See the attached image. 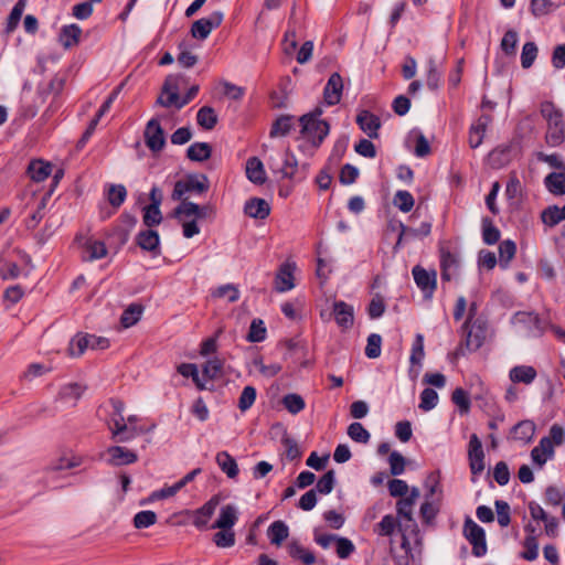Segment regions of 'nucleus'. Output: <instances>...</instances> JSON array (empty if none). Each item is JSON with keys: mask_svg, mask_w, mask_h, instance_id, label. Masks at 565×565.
Returning a JSON list of instances; mask_svg holds the SVG:
<instances>
[{"mask_svg": "<svg viewBox=\"0 0 565 565\" xmlns=\"http://www.w3.org/2000/svg\"><path fill=\"white\" fill-rule=\"evenodd\" d=\"M321 115L322 109L318 107L313 111L305 114L299 118L302 138L315 148L321 145L330 130L328 122L320 119Z\"/></svg>", "mask_w": 565, "mask_h": 565, "instance_id": "f257e3e1", "label": "nucleus"}, {"mask_svg": "<svg viewBox=\"0 0 565 565\" xmlns=\"http://www.w3.org/2000/svg\"><path fill=\"white\" fill-rule=\"evenodd\" d=\"M542 115L547 120L545 141L550 147H558L565 141V122L563 114L553 104L542 106Z\"/></svg>", "mask_w": 565, "mask_h": 565, "instance_id": "f03ea898", "label": "nucleus"}, {"mask_svg": "<svg viewBox=\"0 0 565 565\" xmlns=\"http://www.w3.org/2000/svg\"><path fill=\"white\" fill-rule=\"evenodd\" d=\"M419 495L418 488L414 487L406 497L401 498L396 502L399 533H406L408 530L412 532L416 531L417 524L413 519V510Z\"/></svg>", "mask_w": 565, "mask_h": 565, "instance_id": "7ed1b4c3", "label": "nucleus"}, {"mask_svg": "<svg viewBox=\"0 0 565 565\" xmlns=\"http://www.w3.org/2000/svg\"><path fill=\"white\" fill-rule=\"evenodd\" d=\"M109 405L111 412L107 419V426L111 434V439L117 443H127L129 437H122L125 431L128 429V424L124 417L125 404L120 399H110Z\"/></svg>", "mask_w": 565, "mask_h": 565, "instance_id": "20e7f679", "label": "nucleus"}, {"mask_svg": "<svg viewBox=\"0 0 565 565\" xmlns=\"http://www.w3.org/2000/svg\"><path fill=\"white\" fill-rule=\"evenodd\" d=\"M207 189L209 181L206 175L191 174L175 182L171 198L174 201H180L189 193L202 194L207 191Z\"/></svg>", "mask_w": 565, "mask_h": 565, "instance_id": "39448f33", "label": "nucleus"}, {"mask_svg": "<svg viewBox=\"0 0 565 565\" xmlns=\"http://www.w3.org/2000/svg\"><path fill=\"white\" fill-rule=\"evenodd\" d=\"M465 333V344L468 351H477L480 349L487 337V329L482 321L475 320L470 323V319L462 326Z\"/></svg>", "mask_w": 565, "mask_h": 565, "instance_id": "423d86ee", "label": "nucleus"}, {"mask_svg": "<svg viewBox=\"0 0 565 565\" xmlns=\"http://www.w3.org/2000/svg\"><path fill=\"white\" fill-rule=\"evenodd\" d=\"M463 534L472 545V554L477 557L487 553L486 533L475 521L468 519L463 525Z\"/></svg>", "mask_w": 565, "mask_h": 565, "instance_id": "0eeeda50", "label": "nucleus"}, {"mask_svg": "<svg viewBox=\"0 0 565 565\" xmlns=\"http://www.w3.org/2000/svg\"><path fill=\"white\" fill-rule=\"evenodd\" d=\"M296 270L295 262H285L279 266L274 280V288L277 292H287L295 288Z\"/></svg>", "mask_w": 565, "mask_h": 565, "instance_id": "6e6552de", "label": "nucleus"}, {"mask_svg": "<svg viewBox=\"0 0 565 565\" xmlns=\"http://www.w3.org/2000/svg\"><path fill=\"white\" fill-rule=\"evenodd\" d=\"M412 274L417 287L426 298H431L437 287V275L435 270H426L419 265L412 269Z\"/></svg>", "mask_w": 565, "mask_h": 565, "instance_id": "1a4fd4ad", "label": "nucleus"}, {"mask_svg": "<svg viewBox=\"0 0 565 565\" xmlns=\"http://www.w3.org/2000/svg\"><path fill=\"white\" fill-rule=\"evenodd\" d=\"M223 20V13L215 11L206 18L196 20L191 28V34L195 39H206L213 29L217 28Z\"/></svg>", "mask_w": 565, "mask_h": 565, "instance_id": "9d476101", "label": "nucleus"}, {"mask_svg": "<svg viewBox=\"0 0 565 565\" xmlns=\"http://www.w3.org/2000/svg\"><path fill=\"white\" fill-rule=\"evenodd\" d=\"M469 467L473 476H479L484 470V452L482 444L477 435H472L468 447Z\"/></svg>", "mask_w": 565, "mask_h": 565, "instance_id": "9b49d317", "label": "nucleus"}, {"mask_svg": "<svg viewBox=\"0 0 565 565\" xmlns=\"http://www.w3.org/2000/svg\"><path fill=\"white\" fill-rule=\"evenodd\" d=\"M221 499L218 495H213L210 500H207L201 508L196 509L193 512L192 524L199 529L204 530L215 513L217 505L220 504Z\"/></svg>", "mask_w": 565, "mask_h": 565, "instance_id": "f8f14e48", "label": "nucleus"}, {"mask_svg": "<svg viewBox=\"0 0 565 565\" xmlns=\"http://www.w3.org/2000/svg\"><path fill=\"white\" fill-rule=\"evenodd\" d=\"M145 138L147 147L152 151H160L164 143V134L157 118H152L148 121Z\"/></svg>", "mask_w": 565, "mask_h": 565, "instance_id": "ddd939ff", "label": "nucleus"}, {"mask_svg": "<svg viewBox=\"0 0 565 565\" xmlns=\"http://www.w3.org/2000/svg\"><path fill=\"white\" fill-rule=\"evenodd\" d=\"M107 463L111 466L131 465L138 460L135 451L122 446H110L106 450Z\"/></svg>", "mask_w": 565, "mask_h": 565, "instance_id": "4468645a", "label": "nucleus"}, {"mask_svg": "<svg viewBox=\"0 0 565 565\" xmlns=\"http://www.w3.org/2000/svg\"><path fill=\"white\" fill-rule=\"evenodd\" d=\"M342 89V77L338 73H333L328 79L323 89V98L326 104L329 106L337 105L341 100Z\"/></svg>", "mask_w": 565, "mask_h": 565, "instance_id": "2eb2a0df", "label": "nucleus"}, {"mask_svg": "<svg viewBox=\"0 0 565 565\" xmlns=\"http://www.w3.org/2000/svg\"><path fill=\"white\" fill-rule=\"evenodd\" d=\"M238 521V509L234 504H225L220 509L217 519L215 522L211 525V529H231L233 530V526Z\"/></svg>", "mask_w": 565, "mask_h": 565, "instance_id": "dca6fc26", "label": "nucleus"}, {"mask_svg": "<svg viewBox=\"0 0 565 565\" xmlns=\"http://www.w3.org/2000/svg\"><path fill=\"white\" fill-rule=\"evenodd\" d=\"M356 124L360 129L369 136V138L375 139L379 137L381 120L376 115L369 110H362L356 117Z\"/></svg>", "mask_w": 565, "mask_h": 565, "instance_id": "f3484780", "label": "nucleus"}, {"mask_svg": "<svg viewBox=\"0 0 565 565\" xmlns=\"http://www.w3.org/2000/svg\"><path fill=\"white\" fill-rule=\"evenodd\" d=\"M333 315L337 324L342 330H348L354 322V309L351 305L340 300L333 303Z\"/></svg>", "mask_w": 565, "mask_h": 565, "instance_id": "a211bd4d", "label": "nucleus"}, {"mask_svg": "<svg viewBox=\"0 0 565 565\" xmlns=\"http://www.w3.org/2000/svg\"><path fill=\"white\" fill-rule=\"evenodd\" d=\"M553 443L551 438L543 437L531 451V458L533 463L542 468L548 460L554 457Z\"/></svg>", "mask_w": 565, "mask_h": 565, "instance_id": "6ab92c4d", "label": "nucleus"}, {"mask_svg": "<svg viewBox=\"0 0 565 565\" xmlns=\"http://www.w3.org/2000/svg\"><path fill=\"white\" fill-rule=\"evenodd\" d=\"M536 376L537 372L532 365L520 364L509 371V380L512 384L531 385Z\"/></svg>", "mask_w": 565, "mask_h": 565, "instance_id": "aec40b11", "label": "nucleus"}, {"mask_svg": "<svg viewBox=\"0 0 565 565\" xmlns=\"http://www.w3.org/2000/svg\"><path fill=\"white\" fill-rule=\"evenodd\" d=\"M491 122V117L488 115H481L469 129V146L472 149L478 148L484 138L488 126Z\"/></svg>", "mask_w": 565, "mask_h": 565, "instance_id": "412c9836", "label": "nucleus"}, {"mask_svg": "<svg viewBox=\"0 0 565 565\" xmlns=\"http://www.w3.org/2000/svg\"><path fill=\"white\" fill-rule=\"evenodd\" d=\"M174 215L180 221H189L205 217V207L199 204L183 200L174 210Z\"/></svg>", "mask_w": 565, "mask_h": 565, "instance_id": "4be33fe9", "label": "nucleus"}, {"mask_svg": "<svg viewBox=\"0 0 565 565\" xmlns=\"http://www.w3.org/2000/svg\"><path fill=\"white\" fill-rule=\"evenodd\" d=\"M406 145L408 147L414 146L415 156L423 158L430 152V146L427 138L424 136L420 129H412L406 138Z\"/></svg>", "mask_w": 565, "mask_h": 565, "instance_id": "5701e85b", "label": "nucleus"}, {"mask_svg": "<svg viewBox=\"0 0 565 565\" xmlns=\"http://www.w3.org/2000/svg\"><path fill=\"white\" fill-rule=\"evenodd\" d=\"M281 159L284 161L282 166H280L274 158H270L268 161L269 168L273 172L280 173L282 178H291L297 168V160L295 156L286 151Z\"/></svg>", "mask_w": 565, "mask_h": 565, "instance_id": "b1692460", "label": "nucleus"}, {"mask_svg": "<svg viewBox=\"0 0 565 565\" xmlns=\"http://www.w3.org/2000/svg\"><path fill=\"white\" fill-rule=\"evenodd\" d=\"M244 212L252 218H266L270 213L269 203L259 198H253L245 202Z\"/></svg>", "mask_w": 565, "mask_h": 565, "instance_id": "393cba45", "label": "nucleus"}, {"mask_svg": "<svg viewBox=\"0 0 565 565\" xmlns=\"http://www.w3.org/2000/svg\"><path fill=\"white\" fill-rule=\"evenodd\" d=\"M245 171L247 179L255 184H263L266 181L264 164L257 157L246 161Z\"/></svg>", "mask_w": 565, "mask_h": 565, "instance_id": "a878e982", "label": "nucleus"}, {"mask_svg": "<svg viewBox=\"0 0 565 565\" xmlns=\"http://www.w3.org/2000/svg\"><path fill=\"white\" fill-rule=\"evenodd\" d=\"M86 386L79 383H70L64 385L58 392V399L71 405H76L83 396Z\"/></svg>", "mask_w": 565, "mask_h": 565, "instance_id": "bb28decb", "label": "nucleus"}, {"mask_svg": "<svg viewBox=\"0 0 565 565\" xmlns=\"http://www.w3.org/2000/svg\"><path fill=\"white\" fill-rule=\"evenodd\" d=\"M536 426L532 420L525 419L518 423L512 428V437L515 440H519L523 444H529L532 441L534 435H535Z\"/></svg>", "mask_w": 565, "mask_h": 565, "instance_id": "cd10ccee", "label": "nucleus"}, {"mask_svg": "<svg viewBox=\"0 0 565 565\" xmlns=\"http://www.w3.org/2000/svg\"><path fill=\"white\" fill-rule=\"evenodd\" d=\"M284 52L287 55L294 54V52L297 49V20H296V11L292 9L288 29L285 33L284 41H282Z\"/></svg>", "mask_w": 565, "mask_h": 565, "instance_id": "c85d7f7f", "label": "nucleus"}, {"mask_svg": "<svg viewBox=\"0 0 565 565\" xmlns=\"http://www.w3.org/2000/svg\"><path fill=\"white\" fill-rule=\"evenodd\" d=\"M137 243L140 246V248L152 252L154 254L159 253V245H160V238L159 234L154 230H146L141 231L137 235Z\"/></svg>", "mask_w": 565, "mask_h": 565, "instance_id": "c756f323", "label": "nucleus"}, {"mask_svg": "<svg viewBox=\"0 0 565 565\" xmlns=\"http://www.w3.org/2000/svg\"><path fill=\"white\" fill-rule=\"evenodd\" d=\"M440 267H441V279L450 280L452 279L459 268V262L455 255L450 252H443L440 258Z\"/></svg>", "mask_w": 565, "mask_h": 565, "instance_id": "7c9ffc66", "label": "nucleus"}, {"mask_svg": "<svg viewBox=\"0 0 565 565\" xmlns=\"http://www.w3.org/2000/svg\"><path fill=\"white\" fill-rule=\"evenodd\" d=\"M216 463L220 469L230 478L237 477L239 470L235 459L227 451H220L215 457Z\"/></svg>", "mask_w": 565, "mask_h": 565, "instance_id": "2f4dec72", "label": "nucleus"}, {"mask_svg": "<svg viewBox=\"0 0 565 565\" xmlns=\"http://www.w3.org/2000/svg\"><path fill=\"white\" fill-rule=\"evenodd\" d=\"M544 185L547 191L554 195L565 194V174L562 172H552L544 179Z\"/></svg>", "mask_w": 565, "mask_h": 565, "instance_id": "473e14b6", "label": "nucleus"}, {"mask_svg": "<svg viewBox=\"0 0 565 565\" xmlns=\"http://www.w3.org/2000/svg\"><path fill=\"white\" fill-rule=\"evenodd\" d=\"M81 34L82 29L77 24L64 25L60 33V43L70 49L78 43Z\"/></svg>", "mask_w": 565, "mask_h": 565, "instance_id": "72a5a7b5", "label": "nucleus"}, {"mask_svg": "<svg viewBox=\"0 0 565 565\" xmlns=\"http://www.w3.org/2000/svg\"><path fill=\"white\" fill-rule=\"evenodd\" d=\"M105 195L114 209H118L127 198V190L122 184H108L105 189Z\"/></svg>", "mask_w": 565, "mask_h": 565, "instance_id": "f704fd0d", "label": "nucleus"}, {"mask_svg": "<svg viewBox=\"0 0 565 565\" xmlns=\"http://www.w3.org/2000/svg\"><path fill=\"white\" fill-rule=\"evenodd\" d=\"M52 172V166L42 160H34L29 164L28 173L35 182L44 181Z\"/></svg>", "mask_w": 565, "mask_h": 565, "instance_id": "c9c22d12", "label": "nucleus"}, {"mask_svg": "<svg viewBox=\"0 0 565 565\" xmlns=\"http://www.w3.org/2000/svg\"><path fill=\"white\" fill-rule=\"evenodd\" d=\"M525 531L530 533L524 540L525 551L521 554L522 558L526 561H534L539 556V543L536 537L533 535L535 530L530 524L525 526Z\"/></svg>", "mask_w": 565, "mask_h": 565, "instance_id": "e433bc0d", "label": "nucleus"}, {"mask_svg": "<svg viewBox=\"0 0 565 565\" xmlns=\"http://www.w3.org/2000/svg\"><path fill=\"white\" fill-rule=\"evenodd\" d=\"M271 544L279 546L289 534V529L282 521L273 522L267 531Z\"/></svg>", "mask_w": 565, "mask_h": 565, "instance_id": "4c0bfd02", "label": "nucleus"}, {"mask_svg": "<svg viewBox=\"0 0 565 565\" xmlns=\"http://www.w3.org/2000/svg\"><path fill=\"white\" fill-rule=\"evenodd\" d=\"M107 255V248L102 241L89 239L85 244V260H96Z\"/></svg>", "mask_w": 565, "mask_h": 565, "instance_id": "58836bf2", "label": "nucleus"}, {"mask_svg": "<svg viewBox=\"0 0 565 565\" xmlns=\"http://www.w3.org/2000/svg\"><path fill=\"white\" fill-rule=\"evenodd\" d=\"M288 553L292 558L301 561L305 565H311L316 561L313 553L297 542L288 544Z\"/></svg>", "mask_w": 565, "mask_h": 565, "instance_id": "ea45409f", "label": "nucleus"}, {"mask_svg": "<svg viewBox=\"0 0 565 565\" xmlns=\"http://www.w3.org/2000/svg\"><path fill=\"white\" fill-rule=\"evenodd\" d=\"M516 253V245L511 239L502 241L499 245V264L507 269Z\"/></svg>", "mask_w": 565, "mask_h": 565, "instance_id": "a19ab883", "label": "nucleus"}, {"mask_svg": "<svg viewBox=\"0 0 565 565\" xmlns=\"http://www.w3.org/2000/svg\"><path fill=\"white\" fill-rule=\"evenodd\" d=\"M139 417L137 415H129L126 418V423L128 424V429L125 431L122 437H129V440L136 438L137 436L150 433L154 425H151L150 427H145L142 425H138Z\"/></svg>", "mask_w": 565, "mask_h": 565, "instance_id": "79ce46f5", "label": "nucleus"}, {"mask_svg": "<svg viewBox=\"0 0 565 565\" xmlns=\"http://www.w3.org/2000/svg\"><path fill=\"white\" fill-rule=\"evenodd\" d=\"M211 146L207 142H194L186 151L188 158L192 161H204L211 156Z\"/></svg>", "mask_w": 565, "mask_h": 565, "instance_id": "37998d69", "label": "nucleus"}, {"mask_svg": "<svg viewBox=\"0 0 565 565\" xmlns=\"http://www.w3.org/2000/svg\"><path fill=\"white\" fill-rule=\"evenodd\" d=\"M399 552L392 548L393 559L396 565H408L412 559L411 546L406 533H401Z\"/></svg>", "mask_w": 565, "mask_h": 565, "instance_id": "c03bdc74", "label": "nucleus"}, {"mask_svg": "<svg viewBox=\"0 0 565 565\" xmlns=\"http://www.w3.org/2000/svg\"><path fill=\"white\" fill-rule=\"evenodd\" d=\"M198 124L204 129H212L217 122L215 110L210 106H203L199 109L196 115Z\"/></svg>", "mask_w": 565, "mask_h": 565, "instance_id": "a18cd8bd", "label": "nucleus"}, {"mask_svg": "<svg viewBox=\"0 0 565 565\" xmlns=\"http://www.w3.org/2000/svg\"><path fill=\"white\" fill-rule=\"evenodd\" d=\"M212 296L215 298H226L228 302H236L241 297V292L236 285L225 284L214 289Z\"/></svg>", "mask_w": 565, "mask_h": 565, "instance_id": "49530a36", "label": "nucleus"}, {"mask_svg": "<svg viewBox=\"0 0 565 565\" xmlns=\"http://www.w3.org/2000/svg\"><path fill=\"white\" fill-rule=\"evenodd\" d=\"M292 116H281L274 124L270 129V137H284L289 134L294 126Z\"/></svg>", "mask_w": 565, "mask_h": 565, "instance_id": "de8ad7c7", "label": "nucleus"}, {"mask_svg": "<svg viewBox=\"0 0 565 565\" xmlns=\"http://www.w3.org/2000/svg\"><path fill=\"white\" fill-rule=\"evenodd\" d=\"M252 365L265 377H273L281 371V365L279 363L265 364L262 356L253 359Z\"/></svg>", "mask_w": 565, "mask_h": 565, "instance_id": "09e8293b", "label": "nucleus"}, {"mask_svg": "<svg viewBox=\"0 0 565 565\" xmlns=\"http://www.w3.org/2000/svg\"><path fill=\"white\" fill-rule=\"evenodd\" d=\"M25 6H26V0H18V2L13 6V8L8 17V21H7V28H6L7 33H11L12 31L15 30V28L18 26V24L21 20V17L23 14Z\"/></svg>", "mask_w": 565, "mask_h": 565, "instance_id": "8fccbe9b", "label": "nucleus"}, {"mask_svg": "<svg viewBox=\"0 0 565 565\" xmlns=\"http://www.w3.org/2000/svg\"><path fill=\"white\" fill-rule=\"evenodd\" d=\"M396 529L398 530V518L387 514L376 525L375 532L381 536H391Z\"/></svg>", "mask_w": 565, "mask_h": 565, "instance_id": "3c124183", "label": "nucleus"}, {"mask_svg": "<svg viewBox=\"0 0 565 565\" xmlns=\"http://www.w3.org/2000/svg\"><path fill=\"white\" fill-rule=\"evenodd\" d=\"M142 307L139 305H130L126 310H124L120 322L125 328H129L135 326L141 318Z\"/></svg>", "mask_w": 565, "mask_h": 565, "instance_id": "603ef678", "label": "nucleus"}, {"mask_svg": "<svg viewBox=\"0 0 565 565\" xmlns=\"http://www.w3.org/2000/svg\"><path fill=\"white\" fill-rule=\"evenodd\" d=\"M87 349H89L88 334H77L70 342L68 353L75 358L82 355Z\"/></svg>", "mask_w": 565, "mask_h": 565, "instance_id": "864d4df0", "label": "nucleus"}, {"mask_svg": "<svg viewBox=\"0 0 565 565\" xmlns=\"http://www.w3.org/2000/svg\"><path fill=\"white\" fill-rule=\"evenodd\" d=\"M394 205L402 212L407 213L414 207L413 195L405 190H398L393 199Z\"/></svg>", "mask_w": 565, "mask_h": 565, "instance_id": "5fc2aeb1", "label": "nucleus"}, {"mask_svg": "<svg viewBox=\"0 0 565 565\" xmlns=\"http://www.w3.org/2000/svg\"><path fill=\"white\" fill-rule=\"evenodd\" d=\"M282 405L292 415L303 411L306 404L299 394L290 393L282 397Z\"/></svg>", "mask_w": 565, "mask_h": 565, "instance_id": "6e6d98bb", "label": "nucleus"}, {"mask_svg": "<svg viewBox=\"0 0 565 565\" xmlns=\"http://www.w3.org/2000/svg\"><path fill=\"white\" fill-rule=\"evenodd\" d=\"M223 361L218 358H213L206 361L203 366V375L207 380H216L222 376Z\"/></svg>", "mask_w": 565, "mask_h": 565, "instance_id": "4d7b16f0", "label": "nucleus"}, {"mask_svg": "<svg viewBox=\"0 0 565 565\" xmlns=\"http://www.w3.org/2000/svg\"><path fill=\"white\" fill-rule=\"evenodd\" d=\"M213 542L221 548L232 547L235 544V533L231 529L220 530L213 535Z\"/></svg>", "mask_w": 565, "mask_h": 565, "instance_id": "13d9d810", "label": "nucleus"}, {"mask_svg": "<svg viewBox=\"0 0 565 565\" xmlns=\"http://www.w3.org/2000/svg\"><path fill=\"white\" fill-rule=\"evenodd\" d=\"M482 239L487 245H493L500 239V231L488 218L482 221Z\"/></svg>", "mask_w": 565, "mask_h": 565, "instance_id": "bf43d9fd", "label": "nucleus"}, {"mask_svg": "<svg viewBox=\"0 0 565 565\" xmlns=\"http://www.w3.org/2000/svg\"><path fill=\"white\" fill-rule=\"evenodd\" d=\"M178 372L184 377H191L200 390L205 388V383L201 381L198 366L193 363H182L178 366Z\"/></svg>", "mask_w": 565, "mask_h": 565, "instance_id": "052dcab7", "label": "nucleus"}, {"mask_svg": "<svg viewBox=\"0 0 565 565\" xmlns=\"http://www.w3.org/2000/svg\"><path fill=\"white\" fill-rule=\"evenodd\" d=\"M349 437L356 443L366 444L370 440V433L363 427L361 423L354 422L348 427Z\"/></svg>", "mask_w": 565, "mask_h": 565, "instance_id": "680f3d73", "label": "nucleus"}, {"mask_svg": "<svg viewBox=\"0 0 565 565\" xmlns=\"http://www.w3.org/2000/svg\"><path fill=\"white\" fill-rule=\"evenodd\" d=\"M266 327L260 319H254L249 327L247 340L249 342H262L266 339Z\"/></svg>", "mask_w": 565, "mask_h": 565, "instance_id": "e2e57ef3", "label": "nucleus"}, {"mask_svg": "<svg viewBox=\"0 0 565 565\" xmlns=\"http://www.w3.org/2000/svg\"><path fill=\"white\" fill-rule=\"evenodd\" d=\"M438 394L433 388H425L420 393L419 408L424 412H429L435 408L438 404Z\"/></svg>", "mask_w": 565, "mask_h": 565, "instance_id": "0e129e2a", "label": "nucleus"}, {"mask_svg": "<svg viewBox=\"0 0 565 565\" xmlns=\"http://www.w3.org/2000/svg\"><path fill=\"white\" fill-rule=\"evenodd\" d=\"M537 46L534 42H526L522 47L521 53V65L523 68H530L536 56H537Z\"/></svg>", "mask_w": 565, "mask_h": 565, "instance_id": "69168bd1", "label": "nucleus"}, {"mask_svg": "<svg viewBox=\"0 0 565 565\" xmlns=\"http://www.w3.org/2000/svg\"><path fill=\"white\" fill-rule=\"evenodd\" d=\"M519 42V35L518 32L514 30H509L505 32L501 40V49L507 55H514L516 45Z\"/></svg>", "mask_w": 565, "mask_h": 565, "instance_id": "338daca9", "label": "nucleus"}, {"mask_svg": "<svg viewBox=\"0 0 565 565\" xmlns=\"http://www.w3.org/2000/svg\"><path fill=\"white\" fill-rule=\"evenodd\" d=\"M156 522L157 514L150 510L140 511L134 516V525L136 529H147Z\"/></svg>", "mask_w": 565, "mask_h": 565, "instance_id": "774afa93", "label": "nucleus"}]
</instances>
